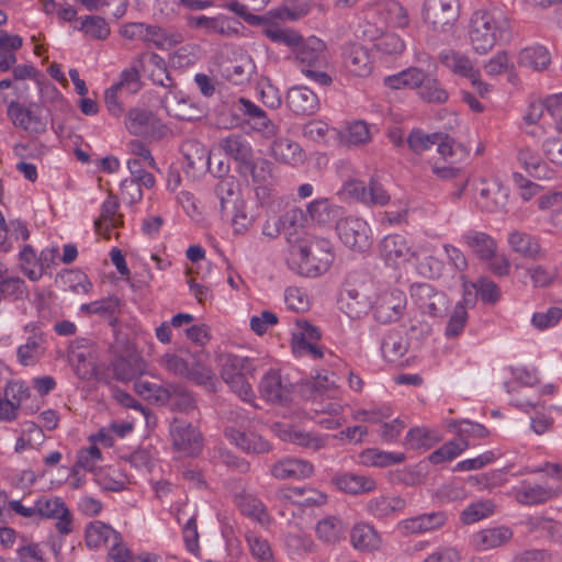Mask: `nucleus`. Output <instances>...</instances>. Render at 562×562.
I'll use <instances>...</instances> for the list:
<instances>
[{
    "label": "nucleus",
    "instance_id": "f257e3e1",
    "mask_svg": "<svg viewBox=\"0 0 562 562\" xmlns=\"http://www.w3.org/2000/svg\"><path fill=\"white\" fill-rule=\"evenodd\" d=\"M512 30L509 10L492 2V7L473 13L469 38L477 54H486L497 42L508 37Z\"/></svg>",
    "mask_w": 562,
    "mask_h": 562
},
{
    "label": "nucleus",
    "instance_id": "f03ea898",
    "mask_svg": "<svg viewBox=\"0 0 562 562\" xmlns=\"http://www.w3.org/2000/svg\"><path fill=\"white\" fill-rule=\"evenodd\" d=\"M294 58L297 67L308 79L321 85L329 86L331 77L324 70L327 66V55L325 43L311 36L296 46Z\"/></svg>",
    "mask_w": 562,
    "mask_h": 562
},
{
    "label": "nucleus",
    "instance_id": "7ed1b4c3",
    "mask_svg": "<svg viewBox=\"0 0 562 562\" xmlns=\"http://www.w3.org/2000/svg\"><path fill=\"white\" fill-rule=\"evenodd\" d=\"M160 366L170 373L186 378L199 385L210 389L214 385L212 370L200 358L196 359L194 356L182 358L175 353H166L160 359Z\"/></svg>",
    "mask_w": 562,
    "mask_h": 562
},
{
    "label": "nucleus",
    "instance_id": "20e7f679",
    "mask_svg": "<svg viewBox=\"0 0 562 562\" xmlns=\"http://www.w3.org/2000/svg\"><path fill=\"white\" fill-rule=\"evenodd\" d=\"M338 304L339 308L352 319L366 315L373 307L370 283L349 276L340 292Z\"/></svg>",
    "mask_w": 562,
    "mask_h": 562
},
{
    "label": "nucleus",
    "instance_id": "39448f33",
    "mask_svg": "<svg viewBox=\"0 0 562 562\" xmlns=\"http://www.w3.org/2000/svg\"><path fill=\"white\" fill-rule=\"evenodd\" d=\"M301 273L307 277H317L328 270L334 261V252L329 240L315 238L310 244L297 247Z\"/></svg>",
    "mask_w": 562,
    "mask_h": 562
},
{
    "label": "nucleus",
    "instance_id": "423d86ee",
    "mask_svg": "<svg viewBox=\"0 0 562 562\" xmlns=\"http://www.w3.org/2000/svg\"><path fill=\"white\" fill-rule=\"evenodd\" d=\"M411 296L422 313L434 318L445 317L451 304L442 290H438L429 283L412 285Z\"/></svg>",
    "mask_w": 562,
    "mask_h": 562
},
{
    "label": "nucleus",
    "instance_id": "0eeeda50",
    "mask_svg": "<svg viewBox=\"0 0 562 562\" xmlns=\"http://www.w3.org/2000/svg\"><path fill=\"white\" fill-rule=\"evenodd\" d=\"M341 243L355 251H364L372 244V232L368 223L356 216H346L336 223Z\"/></svg>",
    "mask_w": 562,
    "mask_h": 562
},
{
    "label": "nucleus",
    "instance_id": "6e6552de",
    "mask_svg": "<svg viewBox=\"0 0 562 562\" xmlns=\"http://www.w3.org/2000/svg\"><path fill=\"white\" fill-rule=\"evenodd\" d=\"M512 494L520 505L537 506L560 496L562 494V484L522 480L512 488Z\"/></svg>",
    "mask_w": 562,
    "mask_h": 562
},
{
    "label": "nucleus",
    "instance_id": "1a4fd4ad",
    "mask_svg": "<svg viewBox=\"0 0 562 562\" xmlns=\"http://www.w3.org/2000/svg\"><path fill=\"white\" fill-rule=\"evenodd\" d=\"M312 411L316 416L342 414L344 404L340 398V390L334 380L329 381L328 376H318L315 382Z\"/></svg>",
    "mask_w": 562,
    "mask_h": 562
},
{
    "label": "nucleus",
    "instance_id": "9d476101",
    "mask_svg": "<svg viewBox=\"0 0 562 562\" xmlns=\"http://www.w3.org/2000/svg\"><path fill=\"white\" fill-rule=\"evenodd\" d=\"M233 108L243 117L245 124L262 137L271 138L277 135L279 131L278 125L268 117L265 110L249 99L243 97L237 99Z\"/></svg>",
    "mask_w": 562,
    "mask_h": 562
},
{
    "label": "nucleus",
    "instance_id": "9b49d317",
    "mask_svg": "<svg viewBox=\"0 0 562 562\" xmlns=\"http://www.w3.org/2000/svg\"><path fill=\"white\" fill-rule=\"evenodd\" d=\"M458 18V0L425 1L424 20L431 24L434 30L445 32L456 23Z\"/></svg>",
    "mask_w": 562,
    "mask_h": 562
},
{
    "label": "nucleus",
    "instance_id": "f8f14e48",
    "mask_svg": "<svg viewBox=\"0 0 562 562\" xmlns=\"http://www.w3.org/2000/svg\"><path fill=\"white\" fill-rule=\"evenodd\" d=\"M170 437L173 448L184 456H196L202 449L200 431L190 423L175 418L170 424Z\"/></svg>",
    "mask_w": 562,
    "mask_h": 562
},
{
    "label": "nucleus",
    "instance_id": "ddd939ff",
    "mask_svg": "<svg viewBox=\"0 0 562 562\" xmlns=\"http://www.w3.org/2000/svg\"><path fill=\"white\" fill-rule=\"evenodd\" d=\"M258 390L265 401L282 404L291 398L293 384L281 374L280 370L270 369L261 378Z\"/></svg>",
    "mask_w": 562,
    "mask_h": 562
},
{
    "label": "nucleus",
    "instance_id": "4468645a",
    "mask_svg": "<svg viewBox=\"0 0 562 562\" xmlns=\"http://www.w3.org/2000/svg\"><path fill=\"white\" fill-rule=\"evenodd\" d=\"M321 338L318 329L306 321L297 322L292 336V351L299 357L310 356L312 359L323 358V351L317 341Z\"/></svg>",
    "mask_w": 562,
    "mask_h": 562
},
{
    "label": "nucleus",
    "instance_id": "2eb2a0df",
    "mask_svg": "<svg viewBox=\"0 0 562 562\" xmlns=\"http://www.w3.org/2000/svg\"><path fill=\"white\" fill-rule=\"evenodd\" d=\"M37 517L56 519V528L63 535L72 531V517L66 504L58 497L42 496L36 499Z\"/></svg>",
    "mask_w": 562,
    "mask_h": 562
},
{
    "label": "nucleus",
    "instance_id": "dca6fc26",
    "mask_svg": "<svg viewBox=\"0 0 562 562\" xmlns=\"http://www.w3.org/2000/svg\"><path fill=\"white\" fill-rule=\"evenodd\" d=\"M508 189L496 180L482 181L475 195L476 206L487 213H497L504 210L508 201Z\"/></svg>",
    "mask_w": 562,
    "mask_h": 562
},
{
    "label": "nucleus",
    "instance_id": "f3484780",
    "mask_svg": "<svg viewBox=\"0 0 562 562\" xmlns=\"http://www.w3.org/2000/svg\"><path fill=\"white\" fill-rule=\"evenodd\" d=\"M447 521V513L438 510L403 519L397 524V529L403 536L420 535L439 530Z\"/></svg>",
    "mask_w": 562,
    "mask_h": 562
},
{
    "label": "nucleus",
    "instance_id": "a211bd4d",
    "mask_svg": "<svg viewBox=\"0 0 562 562\" xmlns=\"http://www.w3.org/2000/svg\"><path fill=\"white\" fill-rule=\"evenodd\" d=\"M381 256L389 266L398 267L414 257L409 240L400 234L385 236L380 244Z\"/></svg>",
    "mask_w": 562,
    "mask_h": 562
},
{
    "label": "nucleus",
    "instance_id": "6ab92c4d",
    "mask_svg": "<svg viewBox=\"0 0 562 562\" xmlns=\"http://www.w3.org/2000/svg\"><path fill=\"white\" fill-rule=\"evenodd\" d=\"M224 436L232 445L246 453L260 454L271 450L270 443L262 436L249 429L226 427Z\"/></svg>",
    "mask_w": 562,
    "mask_h": 562
},
{
    "label": "nucleus",
    "instance_id": "aec40b11",
    "mask_svg": "<svg viewBox=\"0 0 562 562\" xmlns=\"http://www.w3.org/2000/svg\"><path fill=\"white\" fill-rule=\"evenodd\" d=\"M314 473V465L304 459L285 457L274 462L270 474L277 480H303Z\"/></svg>",
    "mask_w": 562,
    "mask_h": 562
},
{
    "label": "nucleus",
    "instance_id": "412c9836",
    "mask_svg": "<svg viewBox=\"0 0 562 562\" xmlns=\"http://www.w3.org/2000/svg\"><path fill=\"white\" fill-rule=\"evenodd\" d=\"M406 306V297L401 291L383 293L375 302L374 317L381 323H391L397 321Z\"/></svg>",
    "mask_w": 562,
    "mask_h": 562
},
{
    "label": "nucleus",
    "instance_id": "4be33fe9",
    "mask_svg": "<svg viewBox=\"0 0 562 562\" xmlns=\"http://www.w3.org/2000/svg\"><path fill=\"white\" fill-rule=\"evenodd\" d=\"M286 106L295 115H313L319 109L317 94L305 86H295L288 90Z\"/></svg>",
    "mask_w": 562,
    "mask_h": 562
},
{
    "label": "nucleus",
    "instance_id": "5701e85b",
    "mask_svg": "<svg viewBox=\"0 0 562 562\" xmlns=\"http://www.w3.org/2000/svg\"><path fill=\"white\" fill-rule=\"evenodd\" d=\"M181 151L187 161L186 171L193 175L211 170L210 150L199 140L188 139L182 143Z\"/></svg>",
    "mask_w": 562,
    "mask_h": 562
},
{
    "label": "nucleus",
    "instance_id": "b1692460",
    "mask_svg": "<svg viewBox=\"0 0 562 562\" xmlns=\"http://www.w3.org/2000/svg\"><path fill=\"white\" fill-rule=\"evenodd\" d=\"M350 543L359 552H374L381 548L382 537L369 522H357L350 529Z\"/></svg>",
    "mask_w": 562,
    "mask_h": 562
},
{
    "label": "nucleus",
    "instance_id": "393cba45",
    "mask_svg": "<svg viewBox=\"0 0 562 562\" xmlns=\"http://www.w3.org/2000/svg\"><path fill=\"white\" fill-rule=\"evenodd\" d=\"M117 196L109 194L101 205L100 216L94 221L95 233L110 238L111 229L123 224V216L119 213Z\"/></svg>",
    "mask_w": 562,
    "mask_h": 562
},
{
    "label": "nucleus",
    "instance_id": "a878e982",
    "mask_svg": "<svg viewBox=\"0 0 562 562\" xmlns=\"http://www.w3.org/2000/svg\"><path fill=\"white\" fill-rule=\"evenodd\" d=\"M305 215L299 207L288 210L282 216L278 218L281 233L285 239L293 247H299L303 244V235L305 234L304 224Z\"/></svg>",
    "mask_w": 562,
    "mask_h": 562
},
{
    "label": "nucleus",
    "instance_id": "bb28decb",
    "mask_svg": "<svg viewBox=\"0 0 562 562\" xmlns=\"http://www.w3.org/2000/svg\"><path fill=\"white\" fill-rule=\"evenodd\" d=\"M405 507L406 502L403 497L381 495L367 502L366 512L375 519L386 520L403 512Z\"/></svg>",
    "mask_w": 562,
    "mask_h": 562
},
{
    "label": "nucleus",
    "instance_id": "cd10ccee",
    "mask_svg": "<svg viewBox=\"0 0 562 562\" xmlns=\"http://www.w3.org/2000/svg\"><path fill=\"white\" fill-rule=\"evenodd\" d=\"M460 241L480 260H487L497 251L496 240L485 232L469 229L460 236Z\"/></svg>",
    "mask_w": 562,
    "mask_h": 562
},
{
    "label": "nucleus",
    "instance_id": "c85d7f7f",
    "mask_svg": "<svg viewBox=\"0 0 562 562\" xmlns=\"http://www.w3.org/2000/svg\"><path fill=\"white\" fill-rule=\"evenodd\" d=\"M513 535V530L506 526L486 528L471 536V544L479 551H486L507 543Z\"/></svg>",
    "mask_w": 562,
    "mask_h": 562
},
{
    "label": "nucleus",
    "instance_id": "c756f323",
    "mask_svg": "<svg viewBox=\"0 0 562 562\" xmlns=\"http://www.w3.org/2000/svg\"><path fill=\"white\" fill-rule=\"evenodd\" d=\"M8 116L13 125L30 133H42L45 131L46 124L31 109L23 104L12 101L8 106Z\"/></svg>",
    "mask_w": 562,
    "mask_h": 562
},
{
    "label": "nucleus",
    "instance_id": "7c9ffc66",
    "mask_svg": "<svg viewBox=\"0 0 562 562\" xmlns=\"http://www.w3.org/2000/svg\"><path fill=\"white\" fill-rule=\"evenodd\" d=\"M333 483L339 491L351 495L370 493L376 488L372 477L351 472L335 475Z\"/></svg>",
    "mask_w": 562,
    "mask_h": 562
},
{
    "label": "nucleus",
    "instance_id": "2f4dec72",
    "mask_svg": "<svg viewBox=\"0 0 562 562\" xmlns=\"http://www.w3.org/2000/svg\"><path fill=\"white\" fill-rule=\"evenodd\" d=\"M344 63L348 71L355 76L364 77L371 72L370 55L359 44H349L344 48Z\"/></svg>",
    "mask_w": 562,
    "mask_h": 562
},
{
    "label": "nucleus",
    "instance_id": "473e14b6",
    "mask_svg": "<svg viewBox=\"0 0 562 562\" xmlns=\"http://www.w3.org/2000/svg\"><path fill=\"white\" fill-rule=\"evenodd\" d=\"M347 531L346 522L338 516H326L315 526L317 538L328 544H336L345 540Z\"/></svg>",
    "mask_w": 562,
    "mask_h": 562
},
{
    "label": "nucleus",
    "instance_id": "72a5a7b5",
    "mask_svg": "<svg viewBox=\"0 0 562 562\" xmlns=\"http://www.w3.org/2000/svg\"><path fill=\"white\" fill-rule=\"evenodd\" d=\"M220 148L241 166L248 164L252 157V147L241 134H229L220 140Z\"/></svg>",
    "mask_w": 562,
    "mask_h": 562
},
{
    "label": "nucleus",
    "instance_id": "f704fd0d",
    "mask_svg": "<svg viewBox=\"0 0 562 562\" xmlns=\"http://www.w3.org/2000/svg\"><path fill=\"white\" fill-rule=\"evenodd\" d=\"M438 60L443 67L460 77L470 78L476 71L465 54L451 48L442 49L438 55Z\"/></svg>",
    "mask_w": 562,
    "mask_h": 562
},
{
    "label": "nucleus",
    "instance_id": "c9c22d12",
    "mask_svg": "<svg viewBox=\"0 0 562 562\" xmlns=\"http://www.w3.org/2000/svg\"><path fill=\"white\" fill-rule=\"evenodd\" d=\"M270 153L277 161L291 166L300 165L304 160L301 146L286 137L274 139Z\"/></svg>",
    "mask_w": 562,
    "mask_h": 562
},
{
    "label": "nucleus",
    "instance_id": "e433bc0d",
    "mask_svg": "<svg viewBox=\"0 0 562 562\" xmlns=\"http://www.w3.org/2000/svg\"><path fill=\"white\" fill-rule=\"evenodd\" d=\"M183 42V35L175 30L147 24L145 44L160 50H168Z\"/></svg>",
    "mask_w": 562,
    "mask_h": 562
},
{
    "label": "nucleus",
    "instance_id": "4c0bfd02",
    "mask_svg": "<svg viewBox=\"0 0 562 562\" xmlns=\"http://www.w3.org/2000/svg\"><path fill=\"white\" fill-rule=\"evenodd\" d=\"M524 524L529 532L562 543V522L543 516H530Z\"/></svg>",
    "mask_w": 562,
    "mask_h": 562
},
{
    "label": "nucleus",
    "instance_id": "58836bf2",
    "mask_svg": "<svg viewBox=\"0 0 562 562\" xmlns=\"http://www.w3.org/2000/svg\"><path fill=\"white\" fill-rule=\"evenodd\" d=\"M119 533L120 532L113 529L110 525L101 520H94L91 521L86 528V544L90 549H99L111 543L113 539L117 540Z\"/></svg>",
    "mask_w": 562,
    "mask_h": 562
},
{
    "label": "nucleus",
    "instance_id": "ea45409f",
    "mask_svg": "<svg viewBox=\"0 0 562 562\" xmlns=\"http://www.w3.org/2000/svg\"><path fill=\"white\" fill-rule=\"evenodd\" d=\"M517 63L526 69L542 71L551 64V54L544 46H529L520 50Z\"/></svg>",
    "mask_w": 562,
    "mask_h": 562
},
{
    "label": "nucleus",
    "instance_id": "a19ab883",
    "mask_svg": "<svg viewBox=\"0 0 562 562\" xmlns=\"http://www.w3.org/2000/svg\"><path fill=\"white\" fill-rule=\"evenodd\" d=\"M510 248L525 258L538 259L542 256V249L536 237L525 232L514 231L508 235Z\"/></svg>",
    "mask_w": 562,
    "mask_h": 562
},
{
    "label": "nucleus",
    "instance_id": "79ce46f5",
    "mask_svg": "<svg viewBox=\"0 0 562 562\" xmlns=\"http://www.w3.org/2000/svg\"><path fill=\"white\" fill-rule=\"evenodd\" d=\"M187 23L190 27L202 30L207 35L220 34L226 36L232 32L231 26L227 24V18L222 14L212 18L190 15L187 18Z\"/></svg>",
    "mask_w": 562,
    "mask_h": 562
},
{
    "label": "nucleus",
    "instance_id": "37998d69",
    "mask_svg": "<svg viewBox=\"0 0 562 562\" xmlns=\"http://www.w3.org/2000/svg\"><path fill=\"white\" fill-rule=\"evenodd\" d=\"M256 370L254 360L248 357L227 355L223 358L221 375L223 380L252 375Z\"/></svg>",
    "mask_w": 562,
    "mask_h": 562
},
{
    "label": "nucleus",
    "instance_id": "c03bdc74",
    "mask_svg": "<svg viewBox=\"0 0 562 562\" xmlns=\"http://www.w3.org/2000/svg\"><path fill=\"white\" fill-rule=\"evenodd\" d=\"M45 338L43 333L30 335L25 344L18 348V359L23 366L36 363L45 352Z\"/></svg>",
    "mask_w": 562,
    "mask_h": 562
},
{
    "label": "nucleus",
    "instance_id": "a18cd8bd",
    "mask_svg": "<svg viewBox=\"0 0 562 562\" xmlns=\"http://www.w3.org/2000/svg\"><path fill=\"white\" fill-rule=\"evenodd\" d=\"M243 167L250 172L254 182L260 184L256 191L257 195L260 196L261 193L266 195V186L269 184L272 179V162L266 158L254 159L251 157L250 161Z\"/></svg>",
    "mask_w": 562,
    "mask_h": 562
},
{
    "label": "nucleus",
    "instance_id": "49530a36",
    "mask_svg": "<svg viewBox=\"0 0 562 562\" xmlns=\"http://www.w3.org/2000/svg\"><path fill=\"white\" fill-rule=\"evenodd\" d=\"M278 497L281 501H286L292 504H297L300 506L322 505L327 501L326 495L318 491L299 487L289 488L286 491H280L278 493Z\"/></svg>",
    "mask_w": 562,
    "mask_h": 562
},
{
    "label": "nucleus",
    "instance_id": "de8ad7c7",
    "mask_svg": "<svg viewBox=\"0 0 562 562\" xmlns=\"http://www.w3.org/2000/svg\"><path fill=\"white\" fill-rule=\"evenodd\" d=\"M417 95L427 103L443 104L449 99V93L442 83L436 78L430 76L428 72L425 76V80L420 85Z\"/></svg>",
    "mask_w": 562,
    "mask_h": 562
},
{
    "label": "nucleus",
    "instance_id": "09e8293b",
    "mask_svg": "<svg viewBox=\"0 0 562 562\" xmlns=\"http://www.w3.org/2000/svg\"><path fill=\"white\" fill-rule=\"evenodd\" d=\"M380 348L384 359L395 362L407 351V342L400 331L391 330L381 339Z\"/></svg>",
    "mask_w": 562,
    "mask_h": 562
},
{
    "label": "nucleus",
    "instance_id": "8fccbe9b",
    "mask_svg": "<svg viewBox=\"0 0 562 562\" xmlns=\"http://www.w3.org/2000/svg\"><path fill=\"white\" fill-rule=\"evenodd\" d=\"M518 161L531 177L538 179L548 177V166L536 149L528 146L521 148L518 153Z\"/></svg>",
    "mask_w": 562,
    "mask_h": 562
},
{
    "label": "nucleus",
    "instance_id": "3c124183",
    "mask_svg": "<svg viewBox=\"0 0 562 562\" xmlns=\"http://www.w3.org/2000/svg\"><path fill=\"white\" fill-rule=\"evenodd\" d=\"M145 371V364L138 357L119 358L113 362V372L116 380L127 382L134 380Z\"/></svg>",
    "mask_w": 562,
    "mask_h": 562
},
{
    "label": "nucleus",
    "instance_id": "603ef678",
    "mask_svg": "<svg viewBox=\"0 0 562 562\" xmlns=\"http://www.w3.org/2000/svg\"><path fill=\"white\" fill-rule=\"evenodd\" d=\"M376 12L385 24L393 27H405L408 25V15L404 7L396 1H386L376 8Z\"/></svg>",
    "mask_w": 562,
    "mask_h": 562
},
{
    "label": "nucleus",
    "instance_id": "864d4df0",
    "mask_svg": "<svg viewBox=\"0 0 562 562\" xmlns=\"http://www.w3.org/2000/svg\"><path fill=\"white\" fill-rule=\"evenodd\" d=\"M158 123L155 116L146 110L133 109L127 113L125 125L131 134L145 135L149 133L150 127Z\"/></svg>",
    "mask_w": 562,
    "mask_h": 562
},
{
    "label": "nucleus",
    "instance_id": "5fc2aeb1",
    "mask_svg": "<svg viewBox=\"0 0 562 562\" xmlns=\"http://www.w3.org/2000/svg\"><path fill=\"white\" fill-rule=\"evenodd\" d=\"M134 390L145 400L155 404L166 405L170 401V384L164 386L145 380H137Z\"/></svg>",
    "mask_w": 562,
    "mask_h": 562
},
{
    "label": "nucleus",
    "instance_id": "6e6d98bb",
    "mask_svg": "<svg viewBox=\"0 0 562 562\" xmlns=\"http://www.w3.org/2000/svg\"><path fill=\"white\" fill-rule=\"evenodd\" d=\"M432 172L442 180L457 179L460 181L459 188L456 191V196L460 198L469 182V176L462 170V168L454 166V164L441 162L440 160L435 161L432 165Z\"/></svg>",
    "mask_w": 562,
    "mask_h": 562
},
{
    "label": "nucleus",
    "instance_id": "4d7b16f0",
    "mask_svg": "<svg viewBox=\"0 0 562 562\" xmlns=\"http://www.w3.org/2000/svg\"><path fill=\"white\" fill-rule=\"evenodd\" d=\"M405 460L403 453L385 452L379 449H367L360 454V461L367 467L385 468L402 463Z\"/></svg>",
    "mask_w": 562,
    "mask_h": 562
},
{
    "label": "nucleus",
    "instance_id": "13d9d810",
    "mask_svg": "<svg viewBox=\"0 0 562 562\" xmlns=\"http://www.w3.org/2000/svg\"><path fill=\"white\" fill-rule=\"evenodd\" d=\"M20 267L24 274L32 281H37L43 276V262L37 257L32 246L25 245L19 252Z\"/></svg>",
    "mask_w": 562,
    "mask_h": 562
},
{
    "label": "nucleus",
    "instance_id": "bf43d9fd",
    "mask_svg": "<svg viewBox=\"0 0 562 562\" xmlns=\"http://www.w3.org/2000/svg\"><path fill=\"white\" fill-rule=\"evenodd\" d=\"M330 437L304 430H292L289 440L306 450L316 452L328 446Z\"/></svg>",
    "mask_w": 562,
    "mask_h": 562
},
{
    "label": "nucleus",
    "instance_id": "052dcab7",
    "mask_svg": "<svg viewBox=\"0 0 562 562\" xmlns=\"http://www.w3.org/2000/svg\"><path fill=\"white\" fill-rule=\"evenodd\" d=\"M236 504L243 515L248 516L259 522L268 520V514L263 503L251 494H239L236 497Z\"/></svg>",
    "mask_w": 562,
    "mask_h": 562
},
{
    "label": "nucleus",
    "instance_id": "680f3d73",
    "mask_svg": "<svg viewBox=\"0 0 562 562\" xmlns=\"http://www.w3.org/2000/svg\"><path fill=\"white\" fill-rule=\"evenodd\" d=\"M468 447L469 442L462 437L456 438L436 449L428 459L434 464L451 461L460 456Z\"/></svg>",
    "mask_w": 562,
    "mask_h": 562
},
{
    "label": "nucleus",
    "instance_id": "e2e57ef3",
    "mask_svg": "<svg viewBox=\"0 0 562 562\" xmlns=\"http://www.w3.org/2000/svg\"><path fill=\"white\" fill-rule=\"evenodd\" d=\"M237 184L233 177L222 179L215 187V194L220 200L222 214H226L231 206L235 207L238 200Z\"/></svg>",
    "mask_w": 562,
    "mask_h": 562
},
{
    "label": "nucleus",
    "instance_id": "0e129e2a",
    "mask_svg": "<svg viewBox=\"0 0 562 562\" xmlns=\"http://www.w3.org/2000/svg\"><path fill=\"white\" fill-rule=\"evenodd\" d=\"M120 300L116 296H108L91 303H85L80 311L86 315H99L103 318H112L117 312Z\"/></svg>",
    "mask_w": 562,
    "mask_h": 562
},
{
    "label": "nucleus",
    "instance_id": "69168bd1",
    "mask_svg": "<svg viewBox=\"0 0 562 562\" xmlns=\"http://www.w3.org/2000/svg\"><path fill=\"white\" fill-rule=\"evenodd\" d=\"M339 207L331 204L328 199H316L307 206L311 218L318 224L330 223L338 214Z\"/></svg>",
    "mask_w": 562,
    "mask_h": 562
},
{
    "label": "nucleus",
    "instance_id": "338daca9",
    "mask_svg": "<svg viewBox=\"0 0 562 562\" xmlns=\"http://www.w3.org/2000/svg\"><path fill=\"white\" fill-rule=\"evenodd\" d=\"M495 510V504L491 499H484L471 503L461 513V521L470 525L481 519L487 518Z\"/></svg>",
    "mask_w": 562,
    "mask_h": 562
},
{
    "label": "nucleus",
    "instance_id": "774afa93",
    "mask_svg": "<svg viewBox=\"0 0 562 562\" xmlns=\"http://www.w3.org/2000/svg\"><path fill=\"white\" fill-rule=\"evenodd\" d=\"M245 538L250 553L257 562H276L271 546L267 539L254 532H247Z\"/></svg>",
    "mask_w": 562,
    "mask_h": 562
}]
</instances>
